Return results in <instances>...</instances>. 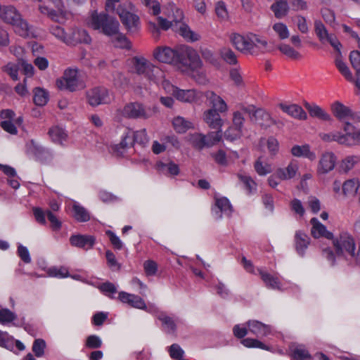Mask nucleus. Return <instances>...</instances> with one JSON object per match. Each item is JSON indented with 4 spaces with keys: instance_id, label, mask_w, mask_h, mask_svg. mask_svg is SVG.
I'll return each mask as SVG.
<instances>
[{
    "instance_id": "nucleus-7",
    "label": "nucleus",
    "mask_w": 360,
    "mask_h": 360,
    "mask_svg": "<svg viewBox=\"0 0 360 360\" xmlns=\"http://www.w3.org/2000/svg\"><path fill=\"white\" fill-rule=\"evenodd\" d=\"M156 112V108L145 105L141 103L134 102L126 105L123 109V114L134 119H148Z\"/></svg>"
},
{
    "instance_id": "nucleus-34",
    "label": "nucleus",
    "mask_w": 360,
    "mask_h": 360,
    "mask_svg": "<svg viewBox=\"0 0 360 360\" xmlns=\"http://www.w3.org/2000/svg\"><path fill=\"white\" fill-rule=\"evenodd\" d=\"M297 170V164L291 162L285 168H278L276 169V174L280 180H288L295 177Z\"/></svg>"
},
{
    "instance_id": "nucleus-36",
    "label": "nucleus",
    "mask_w": 360,
    "mask_h": 360,
    "mask_svg": "<svg viewBox=\"0 0 360 360\" xmlns=\"http://www.w3.org/2000/svg\"><path fill=\"white\" fill-rule=\"evenodd\" d=\"M156 168L159 172L170 176H177L180 172L179 165L172 161L168 163H165L161 161L158 162Z\"/></svg>"
},
{
    "instance_id": "nucleus-13",
    "label": "nucleus",
    "mask_w": 360,
    "mask_h": 360,
    "mask_svg": "<svg viewBox=\"0 0 360 360\" xmlns=\"http://www.w3.org/2000/svg\"><path fill=\"white\" fill-rule=\"evenodd\" d=\"M245 119L240 111L234 112L233 117V127H229L224 132V137L226 140L233 141L239 139L242 134Z\"/></svg>"
},
{
    "instance_id": "nucleus-49",
    "label": "nucleus",
    "mask_w": 360,
    "mask_h": 360,
    "mask_svg": "<svg viewBox=\"0 0 360 360\" xmlns=\"http://www.w3.org/2000/svg\"><path fill=\"white\" fill-rule=\"evenodd\" d=\"M319 136L323 141L326 142L337 141L342 144L345 141V138L340 132L321 133Z\"/></svg>"
},
{
    "instance_id": "nucleus-57",
    "label": "nucleus",
    "mask_w": 360,
    "mask_h": 360,
    "mask_svg": "<svg viewBox=\"0 0 360 360\" xmlns=\"http://www.w3.org/2000/svg\"><path fill=\"white\" fill-rule=\"evenodd\" d=\"M105 233L108 237L109 240L115 250H121L123 248V243L113 231L111 230H106Z\"/></svg>"
},
{
    "instance_id": "nucleus-20",
    "label": "nucleus",
    "mask_w": 360,
    "mask_h": 360,
    "mask_svg": "<svg viewBox=\"0 0 360 360\" xmlns=\"http://www.w3.org/2000/svg\"><path fill=\"white\" fill-rule=\"evenodd\" d=\"M345 134L343 136L345 141L342 144L347 146H359L360 145V129H355V127L349 122H346L344 127Z\"/></svg>"
},
{
    "instance_id": "nucleus-30",
    "label": "nucleus",
    "mask_w": 360,
    "mask_h": 360,
    "mask_svg": "<svg viewBox=\"0 0 360 360\" xmlns=\"http://www.w3.org/2000/svg\"><path fill=\"white\" fill-rule=\"evenodd\" d=\"M206 97L209 100L210 104L212 105L211 110H215L217 112H224L227 110V105L226 102L218 95L213 91H207Z\"/></svg>"
},
{
    "instance_id": "nucleus-59",
    "label": "nucleus",
    "mask_w": 360,
    "mask_h": 360,
    "mask_svg": "<svg viewBox=\"0 0 360 360\" xmlns=\"http://www.w3.org/2000/svg\"><path fill=\"white\" fill-rule=\"evenodd\" d=\"M105 258L108 267L112 271H119L120 264L117 262L115 254L110 250L105 252Z\"/></svg>"
},
{
    "instance_id": "nucleus-56",
    "label": "nucleus",
    "mask_w": 360,
    "mask_h": 360,
    "mask_svg": "<svg viewBox=\"0 0 360 360\" xmlns=\"http://www.w3.org/2000/svg\"><path fill=\"white\" fill-rule=\"evenodd\" d=\"M17 316L15 313L7 308L0 309V323L6 324L15 320Z\"/></svg>"
},
{
    "instance_id": "nucleus-52",
    "label": "nucleus",
    "mask_w": 360,
    "mask_h": 360,
    "mask_svg": "<svg viewBox=\"0 0 360 360\" xmlns=\"http://www.w3.org/2000/svg\"><path fill=\"white\" fill-rule=\"evenodd\" d=\"M220 56L229 65H236L238 63L235 53L229 48H223L220 50Z\"/></svg>"
},
{
    "instance_id": "nucleus-63",
    "label": "nucleus",
    "mask_w": 360,
    "mask_h": 360,
    "mask_svg": "<svg viewBox=\"0 0 360 360\" xmlns=\"http://www.w3.org/2000/svg\"><path fill=\"white\" fill-rule=\"evenodd\" d=\"M50 32L53 35L64 43H65V40L68 39V34L65 32V30L62 27L58 25L51 26Z\"/></svg>"
},
{
    "instance_id": "nucleus-25",
    "label": "nucleus",
    "mask_w": 360,
    "mask_h": 360,
    "mask_svg": "<svg viewBox=\"0 0 360 360\" xmlns=\"http://www.w3.org/2000/svg\"><path fill=\"white\" fill-rule=\"evenodd\" d=\"M117 13L122 23L128 30L133 31L136 30L139 23V18L137 15L127 11H120V9H118Z\"/></svg>"
},
{
    "instance_id": "nucleus-43",
    "label": "nucleus",
    "mask_w": 360,
    "mask_h": 360,
    "mask_svg": "<svg viewBox=\"0 0 360 360\" xmlns=\"http://www.w3.org/2000/svg\"><path fill=\"white\" fill-rule=\"evenodd\" d=\"M49 94L44 89L37 87L34 89L33 101L36 105L44 106L49 101Z\"/></svg>"
},
{
    "instance_id": "nucleus-11",
    "label": "nucleus",
    "mask_w": 360,
    "mask_h": 360,
    "mask_svg": "<svg viewBox=\"0 0 360 360\" xmlns=\"http://www.w3.org/2000/svg\"><path fill=\"white\" fill-rule=\"evenodd\" d=\"M331 110L334 116L340 121L347 122V120L360 121V115L353 112L349 107L336 101L331 106Z\"/></svg>"
},
{
    "instance_id": "nucleus-9",
    "label": "nucleus",
    "mask_w": 360,
    "mask_h": 360,
    "mask_svg": "<svg viewBox=\"0 0 360 360\" xmlns=\"http://www.w3.org/2000/svg\"><path fill=\"white\" fill-rule=\"evenodd\" d=\"M86 97L88 103L93 107L108 104L112 101L108 89L103 86H96L89 89L86 92Z\"/></svg>"
},
{
    "instance_id": "nucleus-16",
    "label": "nucleus",
    "mask_w": 360,
    "mask_h": 360,
    "mask_svg": "<svg viewBox=\"0 0 360 360\" xmlns=\"http://www.w3.org/2000/svg\"><path fill=\"white\" fill-rule=\"evenodd\" d=\"M336 156L332 152H326L322 154L318 168L317 172L320 174H324L332 171L335 166Z\"/></svg>"
},
{
    "instance_id": "nucleus-44",
    "label": "nucleus",
    "mask_w": 360,
    "mask_h": 360,
    "mask_svg": "<svg viewBox=\"0 0 360 360\" xmlns=\"http://www.w3.org/2000/svg\"><path fill=\"white\" fill-rule=\"evenodd\" d=\"M174 129L177 133H184L193 128V124L182 117H174L172 121Z\"/></svg>"
},
{
    "instance_id": "nucleus-22",
    "label": "nucleus",
    "mask_w": 360,
    "mask_h": 360,
    "mask_svg": "<svg viewBox=\"0 0 360 360\" xmlns=\"http://www.w3.org/2000/svg\"><path fill=\"white\" fill-rule=\"evenodd\" d=\"M203 119L211 129H216V131H220L221 135V128L223 121L218 112L215 110H207L203 114Z\"/></svg>"
},
{
    "instance_id": "nucleus-51",
    "label": "nucleus",
    "mask_w": 360,
    "mask_h": 360,
    "mask_svg": "<svg viewBox=\"0 0 360 360\" xmlns=\"http://www.w3.org/2000/svg\"><path fill=\"white\" fill-rule=\"evenodd\" d=\"M360 161V156L358 155H351L347 157L342 161L340 165L341 170L347 172L351 170L354 165Z\"/></svg>"
},
{
    "instance_id": "nucleus-4",
    "label": "nucleus",
    "mask_w": 360,
    "mask_h": 360,
    "mask_svg": "<svg viewBox=\"0 0 360 360\" xmlns=\"http://www.w3.org/2000/svg\"><path fill=\"white\" fill-rule=\"evenodd\" d=\"M148 141L147 133L145 129L134 131L130 129H126L122 136L120 143L112 146V153L122 157L128 148L132 147L134 143L145 145Z\"/></svg>"
},
{
    "instance_id": "nucleus-24",
    "label": "nucleus",
    "mask_w": 360,
    "mask_h": 360,
    "mask_svg": "<svg viewBox=\"0 0 360 360\" xmlns=\"http://www.w3.org/2000/svg\"><path fill=\"white\" fill-rule=\"evenodd\" d=\"M310 223L312 225L311 234L314 238L324 237L329 240L333 238V233L328 231L326 226L322 224L317 218L313 217L311 219Z\"/></svg>"
},
{
    "instance_id": "nucleus-18",
    "label": "nucleus",
    "mask_w": 360,
    "mask_h": 360,
    "mask_svg": "<svg viewBox=\"0 0 360 360\" xmlns=\"http://www.w3.org/2000/svg\"><path fill=\"white\" fill-rule=\"evenodd\" d=\"M96 243V238L90 235H72L70 238L72 246L88 250L91 249Z\"/></svg>"
},
{
    "instance_id": "nucleus-61",
    "label": "nucleus",
    "mask_w": 360,
    "mask_h": 360,
    "mask_svg": "<svg viewBox=\"0 0 360 360\" xmlns=\"http://www.w3.org/2000/svg\"><path fill=\"white\" fill-rule=\"evenodd\" d=\"M291 210L300 217H302L305 214L304 207L300 200L294 198L290 203Z\"/></svg>"
},
{
    "instance_id": "nucleus-27",
    "label": "nucleus",
    "mask_w": 360,
    "mask_h": 360,
    "mask_svg": "<svg viewBox=\"0 0 360 360\" xmlns=\"http://www.w3.org/2000/svg\"><path fill=\"white\" fill-rule=\"evenodd\" d=\"M280 108L285 113L288 114L292 117L299 119L300 120H305L307 118L306 112L302 108L297 104L285 105L283 103L279 104Z\"/></svg>"
},
{
    "instance_id": "nucleus-8",
    "label": "nucleus",
    "mask_w": 360,
    "mask_h": 360,
    "mask_svg": "<svg viewBox=\"0 0 360 360\" xmlns=\"http://www.w3.org/2000/svg\"><path fill=\"white\" fill-rule=\"evenodd\" d=\"M131 64L135 73L143 75L149 80L153 79L158 68L143 57L134 56L131 59Z\"/></svg>"
},
{
    "instance_id": "nucleus-58",
    "label": "nucleus",
    "mask_w": 360,
    "mask_h": 360,
    "mask_svg": "<svg viewBox=\"0 0 360 360\" xmlns=\"http://www.w3.org/2000/svg\"><path fill=\"white\" fill-rule=\"evenodd\" d=\"M18 65L13 63H8L2 67V70L14 81L18 80Z\"/></svg>"
},
{
    "instance_id": "nucleus-46",
    "label": "nucleus",
    "mask_w": 360,
    "mask_h": 360,
    "mask_svg": "<svg viewBox=\"0 0 360 360\" xmlns=\"http://www.w3.org/2000/svg\"><path fill=\"white\" fill-rule=\"evenodd\" d=\"M254 168L259 176H266L272 172L271 165L262 160V157L257 158L254 163Z\"/></svg>"
},
{
    "instance_id": "nucleus-39",
    "label": "nucleus",
    "mask_w": 360,
    "mask_h": 360,
    "mask_svg": "<svg viewBox=\"0 0 360 360\" xmlns=\"http://www.w3.org/2000/svg\"><path fill=\"white\" fill-rule=\"evenodd\" d=\"M259 274L261 276L262 280L265 283L268 288L271 289H279L281 286V282L278 277L271 275V274L264 271L263 270H259Z\"/></svg>"
},
{
    "instance_id": "nucleus-2",
    "label": "nucleus",
    "mask_w": 360,
    "mask_h": 360,
    "mask_svg": "<svg viewBox=\"0 0 360 360\" xmlns=\"http://www.w3.org/2000/svg\"><path fill=\"white\" fill-rule=\"evenodd\" d=\"M332 243L334 251L331 248L322 250V256L327 259L331 266L336 263V257L349 259L355 257L356 243L353 236L348 232H342L337 236H333Z\"/></svg>"
},
{
    "instance_id": "nucleus-45",
    "label": "nucleus",
    "mask_w": 360,
    "mask_h": 360,
    "mask_svg": "<svg viewBox=\"0 0 360 360\" xmlns=\"http://www.w3.org/2000/svg\"><path fill=\"white\" fill-rule=\"evenodd\" d=\"M342 186V193L345 195H354L358 191L359 182L356 179H348L344 182Z\"/></svg>"
},
{
    "instance_id": "nucleus-32",
    "label": "nucleus",
    "mask_w": 360,
    "mask_h": 360,
    "mask_svg": "<svg viewBox=\"0 0 360 360\" xmlns=\"http://www.w3.org/2000/svg\"><path fill=\"white\" fill-rule=\"evenodd\" d=\"M14 32L19 36L27 38L31 35L30 26L28 22L20 15L12 25Z\"/></svg>"
},
{
    "instance_id": "nucleus-12",
    "label": "nucleus",
    "mask_w": 360,
    "mask_h": 360,
    "mask_svg": "<svg viewBox=\"0 0 360 360\" xmlns=\"http://www.w3.org/2000/svg\"><path fill=\"white\" fill-rule=\"evenodd\" d=\"M164 86L166 91L181 102L192 103L196 98V91L194 89H181L168 82L165 83Z\"/></svg>"
},
{
    "instance_id": "nucleus-33",
    "label": "nucleus",
    "mask_w": 360,
    "mask_h": 360,
    "mask_svg": "<svg viewBox=\"0 0 360 360\" xmlns=\"http://www.w3.org/2000/svg\"><path fill=\"white\" fill-rule=\"evenodd\" d=\"M309 238L308 236L301 231H297L295 233V248L297 252L300 255L303 256L306 249L309 243Z\"/></svg>"
},
{
    "instance_id": "nucleus-48",
    "label": "nucleus",
    "mask_w": 360,
    "mask_h": 360,
    "mask_svg": "<svg viewBox=\"0 0 360 360\" xmlns=\"http://www.w3.org/2000/svg\"><path fill=\"white\" fill-rule=\"evenodd\" d=\"M241 343L243 346L248 348H259L263 350L269 351L270 349V347L265 344H264L262 342L253 338H243L241 340Z\"/></svg>"
},
{
    "instance_id": "nucleus-21",
    "label": "nucleus",
    "mask_w": 360,
    "mask_h": 360,
    "mask_svg": "<svg viewBox=\"0 0 360 360\" xmlns=\"http://www.w3.org/2000/svg\"><path fill=\"white\" fill-rule=\"evenodd\" d=\"M242 110L245 112L249 114L252 113V117H255V121L262 126L267 127L271 123L270 115L262 108L255 110L254 106H250L248 108H243Z\"/></svg>"
},
{
    "instance_id": "nucleus-62",
    "label": "nucleus",
    "mask_w": 360,
    "mask_h": 360,
    "mask_svg": "<svg viewBox=\"0 0 360 360\" xmlns=\"http://www.w3.org/2000/svg\"><path fill=\"white\" fill-rule=\"evenodd\" d=\"M99 289L103 294L107 295L110 299L115 298L113 294L117 292V289L112 283L108 281L103 283L100 285Z\"/></svg>"
},
{
    "instance_id": "nucleus-3",
    "label": "nucleus",
    "mask_w": 360,
    "mask_h": 360,
    "mask_svg": "<svg viewBox=\"0 0 360 360\" xmlns=\"http://www.w3.org/2000/svg\"><path fill=\"white\" fill-rule=\"evenodd\" d=\"M230 40L237 50L245 54L258 55L273 50V47L266 40L253 33L245 35L233 33Z\"/></svg>"
},
{
    "instance_id": "nucleus-40",
    "label": "nucleus",
    "mask_w": 360,
    "mask_h": 360,
    "mask_svg": "<svg viewBox=\"0 0 360 360\" xmlns=\"http://www.w3.org/2000/svg\"><path fill=\"white\" fill-rule=\"evenodd\" d=\"M73 217L79 222H86L90 220V214L82 205L75 202L72 205Z\"/></svg>"
},
{
    "instance_id": "nucleus-41",
    "label": "nucleus",
    "mask_w": 360,
    "mask_h": 360,
    "mask_svg": "<svg viewBox=\"0 0 360 360\" xmlns=\"http://www.w3.org/2000/svg\"><path fill=\"white\" fill-rule=\"evenodd\" d=\"M314 32L319 41L321 44L326 43V39L330 34L328 33L326 26L320 20H314Z\"/></svg>"
},
{
    "instance_id": "nucleus-64",
    "label": "nucleus",
    "mask_w": 360,
    "mask_h": 360,
    "mask_svg": "<svg viewBox=\"0 0 360 360\" xmlns=\"http://www.w3.org/2000/svg\"><path fill=\"white\" fill-rule=\"evenodd\" d=\"M117 37L114 40L115 46L120 49H130L131 43L128 39L122 34H117Z\"/></svg>"
},
{
    "instance_id": "nucleus-26",
    "label": "nucleus",
    "mask_w": 360,
    "mask_h": 360,
    "mask_svg": "<svg viewBox=\"0 0 360 360\" xmlns=\"http://www.w3.org/2000/svg\"><path fill=\"white\" fill-rule=\"evenodd\" d=\"M184 18L183 11L176 8L175 18L172 21H169L162 17L158 18V26L163 30H167L172 28L174 31L177 30L178 23Z\"/></svg>"
},
{
    "instance_id": "nucleus-54",
    "label": "nucleus",
    "mask_w": 360,
    "mask_h": 360,
    "mask_svg": "<svg viewBox=\"0 0 360 360\" xmlns=\"http://www.w3.org/2000/svg\"><path fill=\"white\" fill-rule=\"evenodd\" d=\"M238 179L240 182H242L244 185L245 188L247 190L248 193H251L252 191L256 190L257 188V184L255 181L252 179L251 176L243 175L241 174H238L237 175Z\"/></svg>"
},
{
    "instance_id": "nucleus-53",
    "label": "nucleus",
    "mask_w": 360,
    "mask_h": 360,
    "mask_svg": "<svg viewBox=\"0 0 360 360\" xmlns=\"http://www.w3.org/2000/svg\"><path fill=\"white\" fill-rule=\"evenodd\" d=\"M158 319L162 322V326L167 329L169 333H173L176 330V323L172 317L166 315L164 313H161L158 315Z\"/></svg>"
},
{
    "instance_id": "nucleus-29",
    "label": "nucleus",
    "mask_w": 360,
    "mask_h": 360,
    "mask_svg": "<svg viewBox=\"0 0 360 360\" xmlns=\"http://www.w3.org/2000/svg\"><path fill=\"white\" fill-rule=\"evenodd\" d=\"M304 105L311 117H316L323 121H330L331 120L330 115L319 105H311L307 102H305Z\"/></svg>"
},
{
    "instance_id": "nucleus-47",
    "label": "nucleus",
    "mask_w": 360,
    "mask_h": 360,
    "mask_svg": "<svg viewBox=\"0 0 360 360\" xmlns=\"http://www.w3.org/2000/svg\"><path fill=\"white\" fill-rule=\"evenodd\" d=\"M335 65L339 72L344 76V77L349 82L353 81V77L351 71L345 63L341 59V55H338L335 58Z\"/></svg>"
},
{
    "instance_id": "nucleus-19",
    "label": "nucleus",
    "mask_w": 360,
    "mask_h": 360,
    "mask_svg": "<svg viewBox=\"0 0 360 360\" xmlns=\"http://www.w3.org/2000/svg\"><path fill=\"white\" fill-rule=\"evenodd\" d=\"M118 299L121 302L127 304L131 307L139 309H146L144 300L139 295L121 291L119 292Z\"/></svg>"
},
{
    "instance_id": "nucleus-15",
    "label": "nucleus",
    "mask_w": 360,
    "mask_h": 360,
    "mask_svg": "<svg viewBox=\"0 0 360 360\" xmlns=\"http://www.w3.org/2000/svg\"><path fill=\"white\" fill-rule=\"evenodd\" d=\"M15 116V112L10 109L2 110L0 112L1 119L4 120L0 123L1 127L5 131L13 135H15L18 133V129L13 122Z\"/></svg>"
},
{
    "instance_id": "nucleus-42",
    "label": "nucleus",
    "mask_w": 360,
    "mask_h": 360,
    "mask_svg": "<svg viewBox=\"0 0 360 360\" xmlns=\"http://www.w3.org/2000/svg\"><path fill=\"white\" fill-rule=\"evenodd\" d=\"M291 356L295 360H310L311 356L303 345H297L290 348Z\"/></svg>"
},
{
    "instance_id": "nucleus-38",
    "label": "nucleus",
    "mask_w": 360,
    "mask_h": 360,
    "mask_svg": "<svg viewBox=\"0 0 360 360\" xmlns=\"http://www.w3.org/2000/svg\"><path fill=\"white\" fill-rule=\"evenodd\" d=\"M48 134L53 142L60 145L63 144L68 137L65 130L58 126L50 128Z\"/></svg>"
},
{
    "instance_id": "nucleus-55",
    "label": "nucleus",
    "mask_w": 360,
    "mask_h": 360,
    "mask_svg": "<svg viewBox=\"0 0 360 360\" xmlns=\"http://www.w3.org/2000/svg\"><path fill=\"white\" fill-rule=\"evenodd\" d=\"M46 347V344L45 340L41 338H38L34 340L32 349L34 355L39 358L44 354Z\"/></svg>"
},
{
    "instance_id": "nucleus-37",
    "label": "nucleus",
    "mask_w": 360,
    "mask_h": 360,
    "mask_svg": "<svg viewBox=\"0 0 360 360\" xmlns=\"http://www.w3.org/2000/svg\"><path fill=\"white\" fill-rule=\"evenodd\" d=\"M175 32H178L186 40L189 41H196L199 39V36L193 32L182 20L178 23L177 30H175Z\"/></svg>"
},
{
    "instance_id": "nucleus-35",
    "label": "nucleus",
    "mask_w": 360,
    "mask_h": 360,
    "mask_svg": "<svg viewBox=\"0 0 360 360\" xmlns=\"http://www.w3.org/2000/svg\"><path fill=\"white\" fill-rule=\"evenodd\" d=\"M271 10L276 18L281 19L285 17L289 11L288 0H276L271 6Z\"/></svg>"
},
{
    "instance_id": "nucleus-1",
    "label": "nucleus",
    "mask_w": 360,
    "mask_h": 360,
    "mask_svg": "<svg viewBox=\"0 0 360 360\" xmlns=\"http://www.w3.org/2000/svg\"><path fill=\"white\" fill-rule=\"evenodd\" d=\"M153 56L157 60L173 65L182 71H193L202 66V61L196 51L184 44L176 46L173 49L158 46L154 50Z\"/></svg>"
},
{
    "instance_id": "nucleus-17",
    "label": "nucleus",
    "mask_w": 360,
    "mask_h": 360,
    "mask_svg": "<svg viewBox=\"0 0 360 360\" xmlns=\"http://www.w3.org/2000/svg\"><path fill=\"white\" fill-rule=\"evenodd\" d=\"M91 41V37L85 30L75 27L72 30L71 33L68 34L65 44L75 46L82 43L89 44Z\"/></svg>"
},
{
    "instance_id": "nucleus-5",
    "label": "nucleus",
    "mask_w": 360,
    "mask_h": 360,
    "mask_svg": "<svg viewBox=\"0 0 360 360\" xmlns=\"http://www.w3.org/2000/svg\"><path fill=\"white\" fill-rule=\"evenodd\" d=\"M90 25L92 28L107 36L115 35L119 32L120 23L117 20L104 12L94 11L91 15Z\"/></svg>"
},
{
    "instance_id": "nucleus-28",
    "label": "nucleus",
    "mask_w": 360,
    "mask_h": 360,
    "mask_svg": "<svg viewBox=\"0 0 360 360\" xmlns=\"http://www.w3.org/2000/svg\"><path fill=\"white\" fill-rule=\"evenodd\" d=\"M20 15L21 14L14 6H4L2 7L0 18L4 22L12 25Z\"/></svg>"
},
{
    "instance_id": "nucleus-14",
    "label": "nucleus",
    "mask_w": 360,
    "mask_h": 360,
    "mask_svg": "<svg viewBox=\"0 0 360 360\" xmlns=\"http://www.w3.org/2000/svg\"><path fill=\"white\" fill-rule=\"evenodd\" d=\"M233 212V207L229 200L226 197L217 198L214 207L212 208V214L217 219H221L222 216L230 217Z\"/></svg>"
},
{
    "instance_id": "nucleus-10",
    "label": "nucleus",
    "mask_w": 360,
    "mask_h": 360,
    "mask_svg": "<svg viewBox=\"0 0 360 360\" xmlns=\"http://www.w3.org/2000/svg\"><path fill=\"white\" fill-rule=\"evenodd\" d=\"M221 138L220 131H212L207 136L196 134L192 136L191 142L195 148L201 150L205 147H211L215 145L220 141Z\"/></svg>"
},
{
    "instance_id": "nucleus-6",
    "label": "nucleus",
    "mask_w": 360,
    "mask_h": 360,
    "mask_svg": "<svg viewBox=\"0 0 360 360\" xmlns=\"http://www.w3.org/2000/svg\"><path fill=\"white\" fill-rule=\"evenodd\" d=\"M56 86L60 90L74 92L85 88L86 84L77 69L68 68L62 77L56 80Z\"/></svg>"
},
{
    "instance_id": "nucleus-31",
    "label": "nucleus",
    "mask_w": 360,
    "mask_h": 360,
    "mask_svg": "<svg viewBox=\"0 0 360 360\" xmlns=\"http://www.w3.org/2000/svg\"><path fill=\"white\" fill-rule=\"evenodd\" d=\"M291 153L295 157H303L311 161L314 160L316 158L315 153L310 150V146L308 144L292 146Z\"/></svg>"
},
{
    "instance_id": "nucleus-50",
    "label": "nucleus",
    "mask_w": 360,
    "mask_h": 360,
    "mask_svg": "<svg viewBox=\"0 0 360 360\" xmlns=\"http://www.w3.org/2000/svg\"><path fill=\"white\" fill-rule=\"evenodd\" d=\"M0 347L13 352L14 349L13 337L9 335L7 332L0 330Z\"/></svg>"
},
{
    "instance_id": "nucleus-23",
    "label": "nucleus",
    "mask_w": 360,
    "mask_h": 360,
    "mask_svg": "<svg viewBox=\"0 0 360 360\" xmlns=\"http://www.w3.org/2000/svg\"><path fill=\"white\" fill-rule=\"evenodd\" d=\"M248 330L258 338L267 336L271 333V326L257 320H250L246 323Z\"/></svg>"
},
{
    "instance_id": "nucleus-60",
    "label": "nucleus",
    "mask_w": 360,
    "mask_h": 360,
    "mask_svg": "<svg viewBox=\"0 0 360 360\" xmlns=\"http://www.w3.org/2000/svg\"><path fill=\"white\" fill-rule=\"evenodd\" d=\"M102 346V340L96 335H89L85 342V347L88 349H98Z\"/></svg>"
}]
</instances>
